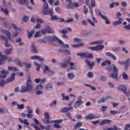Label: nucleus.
<instances>
[{"instance_id": "obj_1", "label": "nucleus", "mask_w": 130, "mask_h": 130, "mask_svg": "<svg viewBox=\"0 0 130 130\" xmlns=\"http://www.w3.org/2000/svg\"><path fill=\"white\" fill-rule=\"evenodd\" d=\"M26 86H23L20 90V93H27V92H33L34 87H33V83L30 78H28L26 83Z\"/></svg>"}, {"instance_id": "obj_2", "label": "nucleus", "mask_w": 130, "mask_h": 130, "mask_svg": "<svg viewBox=\"0 0 130 130\" xmlns=\"http://www.w3.org/2000/svg\"><path fill=\"white\" fill-rule=\"evenodd\" d=\"M15 77H16V73H13L11 74V78H7V81H5L3 79H1L0 80V87H1V88H5L7 84H9V83H11V82L15 81Z\"/></svg>"}, {"instance_id": "obj_3", "label": "nucleus", "mask_w": 130, "mask_h": 130, "mask_svg": "<svg viewBox=\"0 0 130 130\" xmlns=\"http://www.w3.org/2000/svg\"><path fill=\"white\" fill-rule=\"evenodd\" d=\"M112 69L113 70L114 73H111L110 75L111 78H113L116 80V81H119V78H118V71L117 70V68L115 64H112Z\"/></svg>"}, {"instance_id": "obj_4", "label": "nucleus", "mask_w": 130, "mask_h": 130, "mask_svg": "<svg viewBox=\"0 0 130 130\" xmlns=\"http://www.w3.org/2000/svg\"><path fill=\"white\" fill-rule=\"evenodd\" d=\"M6 59H7V61L9 62H11V61H12L11 57H7L6 55H3V53L0 52V66L4 64V63H6Z\"/></svg>"}, {"instance_id": "obj_5", "label": "nucleus", "mask_w": 130, "mask_h": 130, "mask_svg": "<svg viewBox=\"0 0 130 130\" xmlns=\"http://www.w3.org/2000/svg\"><path fill=\"white\" fill-rule=\"evenodd\" d=\"M43 73L48 76H52L54 75V71L53 70H51L50 68H49V67L47 66H44Z\"/></svg>"}, {"instance_id": "obj_6", "label": "nucleus", "mask_w": 130, "mask_h": 130, "mask_svg": "<svg viewBox=\"0 0 130 130\" xmlns=\"http://www.w3.org/2000/svg\"><path fill=\"white\" fill-rule=\"evenodd\" d=\"M104 48V45H98L95 47H89V49L93 51H101Z\"/></svg>"}, {"instance_id": "obj_7", "label": "nucleus", "mask_w": 130, "mask_h": 130, "mask_svg": "<svg viewBox=\"0 0 130 130\" xmlns=\"http://www.w3.org/2000/svg\"><path fill=\"white\" fill-rule=\"evenodd\" d=\"M80 4L78 3H70L67 5V9H74V8H79Z\"/></svg>"}, {"instance_id": "obj_8", "label": "nucleus", "mask_w": 130, "mask_h": 130, "mask_svg": "<svg viewBox=\"0 0 130 130\" xmlns=\"http://www.w3.org/2000/svg\"><path fill=\"white\" fill-rule=\"evenodd\" d=\"M44 39H46L47 41H57L58 40V38L55 36H52L50 37H45Z\"/></svg>"}, {"instance_id": "obj_9", "label": "nucleus", "mask_w": 130, "mask_h": 130, "mask_svg": "<svg viewBox=\"0 0 130 130\" xmlns=\"http://www.w3.org/2000/svg\"><path fill=\"white\" fill-rule=\"evenodd\" d=\"M9 72V71L5 69L2 70L1 72L2 74L0 75V78L2 79H6V78H7V75H9V74H10V72Z\"/></svg>"}, {"instance_id": "obj_10", "label": "nucleus", "mask_w": 130, "mask_h": 130, "mask_svg": "<svg viewBox=\"0 0 130 130\" xmlns=\"http://www.w3.org/2000/svg\"><path fill=\"white\" fill-rule=\"evenodd\" d=\"M105 55H106V56H108V57H109L110 58H111V59H113V60H116V59H117V58H116V56H115L114 54L110 52H106Z\"/></svg>"}, {"instance_id": "obj_11", "label": "nucleus", "mask_w": 130, "mask_h": 130, "mask_svg": "<svg viewBox=\"0 0 130 130\" xmlns=\"http://www.w3.org/2000/svg\"><path fill=\"white\" fill-rule=\"evenodd\" d=\"M31 59L32 60H34L35 59H37V60H39L40 61H42V62H43L45 60V59L44 58L40 56L39 55H34L32 56L31 57Z\"/></svg>"}, {"instance_id": "obj_12", "label": "nucleus", "mask_w": 130, "mask_h": 130, "mask_svg": "<svg viewBox=\"0 0 130 130\" xmlns=\"http://www.w3.org/2000/svg\"><path fill=\"white\" fill-rule=\"evenodd\" d=\"M118 19L119 20L114 21L112 23L113 26H114V27H116V26H118V25H121V24H122L123 19L121 18H118Z\"/></svg>"}, {"instance_id": "obj_13", "label": "nucleus", "mask_w": 130, "mask_h": 130, "mask_svg": "<svg viewBox=\"0 0 130 130\" xmlns=\"http://www.w3.org/2000/svg\"><path fill=\"white\" fill-rule=\"evenodd\" d=\"M1 32L4 34V35H6L7 38L11 40V38H12V36H11V32L6 29H2Z\"/></svg>"}, {"instance_id": "obj_14", "label": "nucleus", "mask_w": 130, "mask_h": 130, "mask_svg": "<svg viewBox=\"0 0 130 130\" xmlns=\"http://www.w3.org/2000/svg\"><path fill=\"white\" fill-rule=\"evenodd\" d=\"M94 118H100V117L95 116V115L93 114H90L86 116L85 117V119H86V120H88V119H89L90 120H92V119H94Z\"/></svg>"}, {"instance_id": "obj_15", "label": "nucleus", "mask_w": 130, "mask_h": 130, "mask_svg": "<svg viewBox=\"0 0 130 130\" xmlns=\"http://www.w3.org/2000/svg\"><path fill=\"white\" fill-rule=\"evenodd\" d=\"M85 63L87 64V66L88 67H90V68H93V67H94V66H95V62L94 61H92L90 62V60H88V59H85L84 60Z\"/></svg>"}, {"instance_id": "obj_16", "label": "nucleus", "mask_w": 130, "mask_h": 130, "mask_svg": "<svg viewBox=\"0 0 130 130\" xmlns=\"http://www.w3.org/2000/svg\"><path fill=\"white\" fill-rule=\"evenodd\" d=\"M117 89H118V90H119L120 91H121L122 92H123V93L125 91H126L127 90V87H126V86L125 85H119L117 87Z\"/></svg>"}, {"instance_id": "obj_17", "label": "nucleus", "mask_w": 130, "mask_h": 130, "mask_svg": "<svg viewBox=\"0 0 130 130\" xmlns=\"http://www.w3.org/2000/svg\"><path fill=\"white\" fill-rule=\"evenodd\" d=\"M69 110H74V107H66L65 108H63L60 110L61 112H63L64 113H66V112H68Z\"/></svg>"}, {"instance_id": "obj_18", "label": "nucleus", "mask_w": 130, "mask_h": 130, "mask_svg": "<svg viewBox=\"0 0 130 130\" xmlns=\"http://www.w3.org/2000/svg\"><path fill=\"white\" fill-rule=\"evenodd\" d=\"M58 51L59 52H63L66 55H70L71 54V51L67 49H59Z\"/></svg>"}, {"instance_id": "obj_19", "label": "nucleus", "mask_w": 130, "mask_h": 130, "mask_svg": "<svg viewBox=\"0 0 130 130\" xmlns=\"http://www.w3.org/2000/svg\"><path fill=\"white\" fill-rule=\"evenodd\" d=\"M111 123V120L109 119H105L102 120L100 123V125H104L105 124H109V123Z\"/></svg>"}, {"instance_id": "obj_20", "label": "nucleus", "mask_w": 130, "mask_h": 130, "mask_svg": "<svg viewBox=\"0 0 130 130\" xmlns=\"http://www.w3.org/2000/svg\"><path fill=\"white\" fill-rule=\"evenodd\" d=\"M8 71L10 72H11V71H13V72H20L19 69L12 66H9L8 67Z\"/></svg>"}, {"instance_id": "obj_21", "label": "nucleus", "mask_w": 130, "mask_h": 130, "mask_svg": "<svg viewBox=\"0 0 130 130\" xmlns=\"http://www.w3.org/2000/svg\"><path fill=\"white\" fill-rule=\"evenodd\" d=\"M45 90H49V89H53V84L51 82H49L46 85L45 87Z\"/></svg>"}, {"instance_id": "obj_22", "label": "nucleus", "mask_w": 130, "mask_h": 130, "mask_svg": "<svg viewBox=\"0 0 130 130\" xmlns=\"http://www.w3.org/2000/svg\"><path fill=\"white\" fill-rule=\"evenodd\" d=\"M83 125V122H78L75 124L73 127V129L76 130L77 128H79V127H81Z\"/></svg>"}, {"instance_id": "obj_23", "label": "nucleus", "mask_w": 130, "mask_h": 130, "mask_svg": "<svg viewBox=\"0 0 130 130\" xmlns=\"http://www.w3.org/2000/svg\"><path fill=\"white\" fill-rule=\"evenodd\" d=\"M61 95V97H62V100L63 101H64V100L66 101H69L70 100V97L68 95L66 96V94L64 93H62Z\"/></svg>"}, {"instance_id": "obj_24", "label": "nucleus", "mask_w": 130, "mask_h": 130, "mask_svg": "<svg viewBox=\"0 0 130 130\" xmlns=\"http://www.w3.org/2000/svg\"><path fill=\"white\" fill-rule=\"evenodd\" d=\"M19 5H27L28 4V0H16Z\"/></svg>"}, {"instance_id": "obj_25", "label": "nucleus", "mask_w": 130, "mask_h": 130, "mask_svg": "<svg viewBox=\"0 0 130 130\" xmlns=\"http://www.w3.org/2000/svg\"><path fill=\"white\" fill-rule=\"evenodd\" d=\"M14 62H15L18 67H23V63L18 59H15L14 60Z\"/></svg>"}, {"instance_id": "obj_26", "label": "nucleus", "mask_w": 130, "mask_h": 130, "mask_svg": "<svg viewBox=\"0 0 130 130\" xmlns=\"http://www.w3.org/2000/svg\"><path fill=\"white\" fill-rule=\"evenodd\" d=\"M47 29V32L49 34H54V30L52 28H50L49 26L46 27Z\"/></svg>"}, {"instance_id": "obj_27", "label": "nucleus", "mask_w": 130, "mask_h": 130, "mask_svg": "<svg viewBox=\"0 0 130 130\" xmlns=\"http://www.w3.org/2000/svg\"><path fill=\"white\" fill-rule=\"evenodd\" d=\"M83 104V102L82 100H78L77 101L74 105V107H79L80 105H82Z\"/></svg>"}, {"instance_id": "obj_28", "label": "nucleus", "mask_w": 130, "mask_h": 130, "mask_svg": "<svg viewBox=\"0 0 130 130\" xmlns=\"http://www.w3.org/2000/svg\"><path fill=\"white\" fill-rule=\"evenodd\" d=\"M105 102H106V99L105 97H103L98 101L97 103L98 104H101L102 103H105Z\"/></svg>"}, {"instance_id": "obj_29", "label": "nucleus", "mask_w": 130, "mask_h": 130, "mask_svg": "<svg viewBox=\"0 0 130 130\" xmlns=\"http://www.w3.org/2000/svg\"><path fill=\"white\" fill-rule=\"evenodd\" d=\"M129 64V58H128L127 59H126L124 63L125 66V70H127V69H128Z\"/></svg>"}, {"instance_id": "obj_30", "label": "nucleus", "mask_w": 130, "mask_h": 130, "mask_svg": "<svg viewBox=\"0 0 130 130\" xmlns=\"http://www.w3.org/2000/svg\"><path fill=\"white\" fill-rule=\"evenodd\" d=\"M34 64H35L36 67H37L36 69V71L39 72V71H40V68H41V64L37 63L36 61L34 62Z\"/></svg>"}, {"instance_id": "obj_31", "label": "nucleus", "mask_w": 130, "mask_h": 130, "mask_svg": "<svg viewBox=\"0 0 130 130\" xmlns=\"http://www.w3.org/2000/svg\"><path fill=\"white\" fill-rule=\"evenodd\" d=\"M111 63V61L110 60H106L102 62L101 66L102 67H105L107 64H110Z\"/></svg>"}, {"instance_id": "obj_32", "label": "nucleus", "mask_w": 130, "mask_h": 130, "mask_svg": "<svg viewBox=\"0 0 130 130\" xmlns=\"http://www.w3.org/2000/svg\"><path fill=\"white\" fill-rule=\"evenodd\" d=\"M107 130H121L120 128L117 127L116 125H114L113 127H110Z\"/></svg>"}, {"instance_id": "obj_33", "label": "nucleus", "mask_w": 130, "mask_h": 130, "mask_svg": "<svg viewBox=\"0 0 130 130\" xmlns=\"http://www.w3.org/2000/svg\"><path fill=\"white\" fill-rule=\"evenodd\" d=\"M86 53H78L77 55L78 56H80L82 58H85L86 57Z\"/></svg>"}, {"instance_id": "obj_34", "label": "nucleus", "mask_w": 130, "mask_h": 130, "mask_svg": "<svg viewBox=\"0 0 130 130\" xmlns=\"http://www.w3.org/2000/svg\"><path fill=\"white\" fill-rule=\"evenodd\" d=\"M12 50H13V47H11L10 49H7L6 50H5V53L6 54H11V53H12Z\"/></svg>"}, {"instance_id": "obj_35", "label": "nucleus", "mask_w": 130, "mask_h": 130, "mask_svg": "<svg viewBox=\"0 0 130 130\" xmlns=\"http://www.w3.org/2000/svg\"><path fill=\"white\" fill-rule=\"evenodd\" d=\"M74 41L76 43H79L80 42H83V39H79L78 38H75L74 39Z\"/></svg>"}, {"instance_id": "obj_36", "label": "nucleus", "mask_w": 130, "mask_h": 130, "mask_svg": "<svg viewBox=\"0 0 130 130\" xmlns=\"http://www.w3.org/2000/svg\"><path fill=\"white\" fill-rule=\"evenodd\" d=\"M56 104H57V102H56V101H54L53 102L49 104V107L51 108L54 106H56Z\"/></svg>"}, {"instance_id": "obj_37", "label": "nucleus", "mask_w": 130, "mask_h": 130, "mask_svg": "<svg viewBox=\"0 0 130 130\" xmlns=\"http://www.w3.org/2000/svg\"><path fill=\"white\" fill-rule=\"evenodd\" d=\"M71 60H72V58L71 57H67V59L63 60V61L64 62H66L67 64H69Z\"/></svg>"}, {"instance_id": "obj_38", "label": "nucleus", "mask_w": 130, "mask_h": 130, "mask_svg": "<svg viewBox=\"0 0 130 130\" xmlns=\"http://www.w3.org/2000/svg\"><path fill=\"white\" fill-rule=\"evenodd\" d=\"M31 50L33 52H35V53H37V51L36 50V46L34 45V44H32L31 47Z\"/></svg>"}, {"instance_id": "obj_39", "label": "nucleus", "mask_w": 130, "mask_h": 130, "mask_svg": "<svg viewBox=\"0 0 130 130\" xmlns=\"http://www.w3.org/2000/svg\"><path fill=\"white\" fill-rule=\"evenodd\" d=\"M0 38H1V40H2L3 41H5V42H8V41H9L8 40V39H7V38H6V37L5 36L1 35Z\"/></svg>"}, {"instance_id": "obj_40", "label": "nucleus", "mask_w": 130, "mask_h": 130, "mask_svg": "<svg viewBox=\"0 0 130 130\" xmlns=\"http://www.w3.org/2000/svg\"><path fill=\"white\" fill-rule=\"evenodd\" d=\"M68 77L70 80H73V79H74V77H75V75H74V74H73L72 73H70L68 74Z\"/></svg>"}, {"instance_id": "obj_41", "label": "nucleus", "mask_w": 130, "mask_h": 130, "mask_svg": "<svg viewBox=\"0 0 130 130\" xmlns=\"http://www.w3.org/2000/svg\"><path fill=\"white\" fill-rule=\"evenodd\" d=\"M43 86L41 84H38L36 86V90H42Z\"/></svg>"}, {"instance_id": "obj_42", "label": "nucleus", "mask_w": 130, "mask_h": 130, "mask_svg": "<svg viewBox=\"0 0 130 130\" xmlns=\"http://www.w3.org/2000/svg\"><path fill=\"white\" fill-rule=\"evenodd\" d=\"M122 77L124 80H128V76L126 73H125V72H123Z\"/></svg>"}, {"instance_id": "obj_43", "label": "nucleus", "mask_w": 130, "mask_h": 130, "mask_svg": "<svg viewBox=\"0 0 130 130\" xmlns=\"http://www.w3.org/2000/svg\"><path fill=\"white\" fill-rule=\"evenodd\" d=\"M1 11L4 13L5 15H9V13H10V11H9L7 9H4V8H1Z\"/></svg>"}, {"instance_id": "obj_44", "label": "nucleus", "mask_w": 130, "mask_h": 130, "mask_svg": "<svg viewBox=\"0 0 130 130\" xmlns=\"http://www.w3.org/2000/svg\"><path fill=\"white\" fill-rule=\"evenodd\" d=\"M83 13L84 15H87L88 13V8H87V6L86 5H83Z\"/></svg>"}, {"instance_id": "obj_45", "label": "nucleus", "mask_w": 130, "mask_h": 130, "mask_svg": "<svg viewBox=\"0 0 130 130\" xmlns=\"http://www.w3.org/2000/svg\"><path fill=\"white\" fill-rule=\"evenodd\" d=\"M36 94L38 96H39L40 95H42V94H43V91H42V90H40L39 89H36Z\"/></svg>"}, {"instance_id": "obj_46", "label": "nucleus", "mask_w": 130, "mask_h": 130, "mask_svg": "<svg viewBox=\"0 0 130 130\" xmlns=\"http://www.w3.org/2000/svg\"><path fill=\"white\" fill-rule=\"evenodd\" d=\"M22 64H24L26 69H30V68H31V64L27 63L26 62H23Z\"/></svg>"}, {"instance_id": "obj_47", "label": "nucleus", "mask_w": 130, "mask_h": 130, "mask_svg": "<svg viewBox=\"0 0 130 130\" xmlns=\"http://www.w3.org/2000/svg\"><path fill=\"white\" fill-rule=\"evenodd\" d=\"M42 14L45 15H49V12H48V10H47V9H43L42 11Z\"/></svg>"}, {"instance_id": "obj_48", "label": "nucleus", "mask_w": 130, "mask_h": 130, "mask_svg": "<svg viewBox=\"0 0 130 130\" xmlns=\"http://www.w3.org/2000/svg\"><path fill=\"white\" fill-rule=\"evenodd\" d=\"M69 66H70L71 70H75V63L73 62H70L69 63Z\"/></svg>"}, {"instance_id": "obj_49", "label": "nucleus", "mask_w": 130, "mask_h": 130, "mask_svg": "<svg viewBox=\"0 0 130 130\" xmlns=\"http://www.w3.org/2000/svg\"><path fill=\"white\" fill-rule=\"evenodd\" d=\"M96 4V0H91L90 6L89 7H95Z\"/></svg>"}, {"instance_id": "obj_50", "label": "nucleus", "mask_w": 130, "mask_h": 130, "mask_svg": "<svg viewBox=\"0 0 130 130\" xmlns=\"http://www.w3.org/2000/svg\"><path fill=\"white\" fill-rule=\"evenodd\" d=\"M44 116L46 119H50V118L49 117V112H44Z\"/></svg>"}, {"instance_id": "obj_51", "label": "nucleus", "mask_w": 130, "mask_h": 130, "mask_svg": "<svg viewBox=\"0 0 130 130\" xmlns=\"http://www.w3.org/2000/svg\"><path fill=\"white\" fill-rule=\"evenodd\" d=\"M87 21L88 22V23H89L90 25H91V26H92L93 27H95V23H94L92 20L90 19H88Z\"/></svg>"}, {"instance_id": "obj_52", "label": "nucleus", "mask_w": 130, "mask_h": 130, "mask_svg": "<svg viewBox=\"0 0 130 130\" xmlns=\"http://www.w3.org/2000/svg\"><path fill=\"white\" fill-rule=\"evenodd\" d=\"M109 113L111 115H114V114H116V113H118V111H113V110H110L109 111Z\"/></svg>"}, {"instance_id": "obj_53", "label": "nucleus", "mask_w": 130, "mask_h": 130, "mask_svg": "<svg viewBox=\"0 0 130 130\" xmlns=\"http://www.w3.org/2000/svg\"><path fill=\"white\" fill-rule=\"evenodd\" d=\"M18 36H19V32L15 31L12 33V37L14 38H16L17 37H18Z\"/></svg>"}, {"instance_id": "obj_54", "label": "nucleus", "mask_w": 130, "mask_h": 130, "mask_svg": "<svg viewBox=\"0 0 130 130\" xmlns=\"http://www.w3.org/2000/svg\"><path fill=\"white\" fill-rule=\"evenodd\" d=\"M60 66L61 68H67L68 67V63L64 61L63 63H60Z\"/></svg>"}, {"instance_id": "obj_55", "label": "nucleus", "mask_w": 130, "mask_h": 130, "mask_svg": "<svg viewBox=\"0 0 130 130\" xmlns=\"http://www.w3.org/2000/svg\"><path fill=\"white\" fill-rule=\"evenodd\" d=\"M17 106L18 109H23L24 107V104H21V105L17 104Z\"/></svg>"}, {"instance_id": "obj_56", "label": "nucleus", "mask_w": 130, "mask_h": 130, "mask_svg": "<svg viewBox=\"0 0 130 130\" xmlns=\"http://www.w3.org/2000/svg\"><path fill=\"white\" fill-rule=\"evenodd\" d=\"M35 31L34 30H32L29 34H28V38H31L32 37V36H33V34H34L35 33Z\"/></svg>"}, {"instance_id": "obj_57", "label": "nucleus", "mask_w": 130, "mask_h": 130, "mask_svg": "<svg viewBox=\"0 0 130 130\" xmlns=\"http://www.w3.org/2000/svg\"><path fill=\"white\" fill-rule=\"evenodd\" d=\"M40 36H41V34L39 31H37L36 32L34 37L37 38V37H40Z\"/></svg>"}, {"instance_id": "obj_58", "label": "nucleus", "mask_w": 130, "mask_h": 130, "mask_svg": "<svg viewBox=\"0 0 130 130\" xmlns=\"http://www.w3.org/2000/svg\"><path fill=\"white\" fill-rule=\"evenodd\" d=\"M51 19L52 20V21H54L55 20L58 19V18H57V16H53V15H51Z\"/></svg>"}, {"instance_id": "obj_59", "label": "nucleus", "mask_w": 130, "mask_h": 130, "mask_svg": "<svg viewBox=\"0 0 130 130\" xmlns=\"http://www.w3.org/2000/svg\"><path fill=\"white\" fill-rule=\"evenodd\" d=\"M48 9V3L45 2L43 6V10H47Z\"/></svg>"}, {"instance_id": "obj_60", "label": "nucleus", "mask_w": 130, "mask_h": 130, "mask_svg": "<svg viewBox=\"0 0 130 130\" xmlns=\"http://www.w3.org/2000/svg\"><path fill=\"white\" fill-rule=\"evenodd\" d=\"M87 76L88 78H92L93 76V72H89L87 73Z\"/></svg>"}, {"instance_id": "obj_61", "label": "nucleus", "mask_w": 130, "mask_h": 130, "mask_svg": "<svg viewBox=\"0 0 130 130\" xmlns=\"http://www.w3.org/2000/svg\"><path fill=\"white\" fill-rule=\"evenodd\" d=\"M59 32L61 34H68V30L66 29H62L61 30H59Z\"/></svg>"}, {"instance_id": "obj_62", "label": "nucleus", "mask_w": 130, "mask_h": 130, "mask_svg": "<svg viewBox=\"0 0 130 130\" xmlns=\"http://www.w3.org/2000/svg\"><path fill=\"white\" fill-rule=\"evenodd\" d=\"M23 22H28V20H29V18L27 16H24L23 18Z\"/></svg>"}, {"instance_id": "obj_63", "label": "nucleus", "mask_w": 130, "mask_h": 130, "mask_svg": "<svg viewBox=\"0 0 130 130\" xmlns=\"http://www.w3.org/2000/svg\"><path fill=\"white\" fill-rule=\"evenodd\" d=\"M108 85L110 88H111V89H113V88H114V84H113L112 83L109 82Z\"/></svg>"}, {"instance_id": "obj_64", "label": "nucleus", "mask_w": 130, "mask_h": 130, "mask_svg": "<svg viewBox=\"0 0 130 130\" xmlns=\"http://www.w3.org/2000/svg\"><path fill=\"white\" fill-rule=\"evenodd\" d=\"M86 57H87L88 58H91L93 57V54H92L91 53L88 54L86 53Z\"/></svg>"}]
</instances>
